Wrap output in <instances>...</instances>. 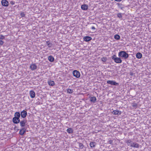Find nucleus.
I'll list each match as a JSON object with an SVG mask.
<instances>
[{"instance_id":"obj_1","label":"nucleus","mask_w":151,"mask_h":151,"mask_svg":"<svg viewBox=\"0 0 151 151\" xmlns=\"http://www.w3.org/2000/svg\"><path fill=\"white\" fill-rule=\"evenodd\" d=\"M118 56L119 57L126 59L128 57L129 55L125 51H121L119 52Z\"/></svg>"},{"instance_id":"obj_2","label":"nucleus","mask_w":151,"mask_h":151,"mask_svg":"<svg viewBox=\"0 0 151 151\" xmlns=\"http://www.w3.org/2000/svg\"><path fill=\"white\" fill-rule=\"evenodd\" d=\"M112 58L116 63H119L122 62V60L120 58L116 57L115 55L112 56Z\"/></svg>"},{"instance_id":"obj_3","label":"nucleus","mask_w":151,"mask_h":151,"mask_svg":"<svg viewBox=\"0 0 151 151\" xmlns=\"http://www.w3.org/2000/svg\"><path fill=\"white\" fill-rule=\"evenodd\" d=\"M73 74L75 77L77 78H79L80 76V73L79 71L74 70L73 72Z\"/></svg>"},{"instance_id":"obj_4","label":"nucleus","mask_w":151,"mask_h":151,"mask_svg":"<svg viewBox=\"0 0 151 151\" xmlns=\"http://www.w3.org/2000/svg\"><path fill=\"white\" fill-rule=\"evenodd\" d=\"M107 83L111 85H114V86H117L119 85L118 83L113 81L108 80L107 81Z\"/></svg>"},{"instance_id":"obj_5","label":"nucleus","mask_w":151,"mask_h":151,"mask_svg":"<svg viewBox=\"0 0 151 151\" xmlns=\"http://www.w3.org/2000/svg\"><path fill=\"white\" fill-rule=\"evenodd\" d=\"M1 4L2 6H7L9 5V3L6 0H2Z\"/></svg>"},{"instance_id":"obj_6","label":"nucleus","mask_w":151,"mask_h":151,"mask_svg":"<svg viewBox=\"0 0 151 151\" xmlns=\"http://www.w3.org/2000/svg\"><path fill=\"white\" fill-rule=\"evenodd\" d=\"M27 122V120L25 119H24L21 121H20V125L22 127H24L25 126Z\"/></svg>"},{"instance_id":"obj_7","label":"nucleus","mask_w":151,"mask_h":151,"mask_svg":"<svg viewBox=\"0 0 151 151\" xmlns=\"http://www.w3.org/2000/svg\"><path fill=\"white\" fill-rule=\"evenodd\" d=\"M30 68L32 70H34L37 69V66L35 63L32 64L30 66Z\"/></svg>"},{"instance_id":"obj_8","label":"nucleus","mask_w":151,"mask_h":151,"mask_svg":"<svg viewBox=\"0 0 151 151\" xmlns=\"http://www.w3.org/2000/svg\"><path fill=\"white\" fill-rule=\"evenodd\" d=\"M76 144L78 145L79 147L77 148L79 149H82L84 147V146L83 145V144L80 142H77Z\"/></svg>"},{"instance_id":"obj_9","label":"nucleus","mask_w":151,"mask_h":151,"mask_svg":"<svg viewBox=\"0 0 151 151\" xmlns=\"http://www.w3.org/2000/svg\"><path fill=\"white\" fill-rule=\"evenodd\" d=\"M27 111L24 110L21 112L20 114L21 117L23 118H25L27 115Z\"/></svg>"},{"instance_id":"obj_10","label":"nucleus","mask_w":151,"mask_h":151,"mask_svg":"<svg viewBox=\"0 0 151 151\" xmlns=\"http://www.w3.org/2000/svg\"><path fill=\"white\" fill-rule=\"evenodd\" d=\"M20 120L19 119L14 117L13 118V121L14 123L17 124L20 122Z\"/></svg>"},{"instance_id":"obj_11","label":"nucleus","mask_w":151,"mask_h":151,"mask_svg":"<svg viewBox=\"0 0 151 151\" xmlns=\"http://www.w3.org/2000/svg\"><path fill=\"white\" fill-rule=\"evenodd\" d=\"M125 142L127 144L128 146H131V145L132 144L133 141H132L131 139H128L126 140Z\"/></svg>"},{"instance_id":"obj_12","label":"nucleus","mask_w":151,"mask_h":151,"mask_svg":"<svg viewBox=\"0 0 151 151\" xmlns=\"http://www.w3.org/2000/svg\"><path fill=\"white\" fill-rule=\"evenodd\" d=\"M29 94L30 97L32 98H33L35 97V93L33 91H30L29 92Z\"/></svg>"},{"instance_id":"obj_13","label":"nucleus","mask_w":151,"mask_h":151,"mask_svg":"<svg viewBox=\"0 0 151 151\" xmlns=\"http://www.w3.org/2000/svg\"><path fill=\"white\" fill-rule=\"evenodd\" d=\"M92 38L89 36H86L84 37L83 40L86 42H88L91 40Z\"/></svg>"},{"instance_id":"obj_14","label":"nucleus","mask_w":151,"mask_h":151,"mask_svg":"<svg viewBox=\"0 0 151 151\" xmlns=\"http://www.w3.org/2000/svg\"><path fill=\"white\" fill-rule=\"evenodd\" d=\"M131 147H134L139 148V145L138 143L133 142L132 144L131 145Z\"/></svg>"},{"instance_id":"obj_15","label":"nucleus","mask_w":151,"mask_h":151,"mask_svg":"<svg viewBox=\"0 0 151 151\" xmlns=\"http://www.w3.org/2000/svg\"><path fill=\"white\" fill-rule=\"evenodd\" d=\"M88 8V5L86 4H83L81 6V9L84 10H87Z\"/></svg>"},{"instance_id":"obj_16","label":"nucleus","mask_w":151,"mask_h":151,"mask_svg":"<svg viewBox=\"0 0 151 151\" xmlns=\"http://www.w3.org/2000/svg\"><path fill=\"white\" fill-rule=\"evenodd\" d=\"M112 114L114 115H119L121 114V112H119L118 110H114L112 111Z\"/></svg>"},{"instance_id":"obj_17","label":"nucleus","mask_w":151,"mask_h":151,"mask_svg":"<svg viewBox=\"0 0 151 151\" xmlns=\"http://www.w3.org/2000/svg\"><path fill=\"white\" fill-rule=\"evenodd\" d=\"M96 100V99L95 97L93 96L91 97L90 99V101L93 103H95Z\"/></svg>"},{"instance_id":"obj_18","label":"nucleus","mask_w":151,"mask_h":151,"mask_svg":"<svg viewBox=\"0 0 151 151\" xmlns=\"http://www.w3.org/2000/svg\"><path fill=\"white\" fill-rule=\"evenodd\" d=\"M136 57L137 58L140 59L142 57V54L140 52H138L136 55Z\"/></svg>"},{"instance_id":"obj_19","label":"nucleus","mask_w":151,"mask_h":151,"mask_svg":"<svg viewBox=\"0 0 151 151\" xmlns=\"http://www.w3.org/2000/svg\"><path fill=\"white\" fill-rule=\"evenodd\" d=\"M48 83L50 86H53L55 85V83L53 81L49 80L48 81Z\"/></svg>"},{"instance_id":"obj_20","label":"nucleus","mask_w":151,"mask_h":151,"mask_svg":"<svg viewBox=\"0 0 151 151\" xmlns=\"http://www.w3.org/2000/svg\"><path fill=\"white\" fill-rule=\"evenodd\" d=\"M48 59L51 62H53L54 61V58L51 55L48 56Z\"/></svg>"},{"instance_id":"obj_21","label":"nucleus","mask_w":151,"mask_h":151,"mask_svg":"<svg viewBox=\"0 0 151 151\" xmlns=\"http://www.w3.org/2000/svg\"><path fill=\"white\" fill-rule=\"evenodd\" d=\"M20 114L19 112H16L14 114L15 117L19 119L20 116Z\"/></svg>"},{"instance_id":"obj_22","label":"nucleus","mask_w":151,"mask_h":151,"mask_svg":"<svg viewBox=\"0 0 151 151\" xmlns=\"http://www.w3.org/2000/svg\"><path fill=\"white\" fill-rule=\"evenodd\" d=\"M96 143L95 142H91L90 143V146L91 147L93 148L95 147Z\"/></svg>"},{"instance_id":"obj_23","label":"nucleus","mask_w":151,"mask_h":151,"mask_svg":"<svg viewBox=\"0 0 151 151\" xmlns=\"http://www.w3.org/2000/svg\"><path fill=\"white\" fill-rule=\"evenodd\" d=\"M114 38L116 40H119L120 38V36L119 35L116 34L114 35Z\"/></svg>"},{"instance_id":"obj_24","label":"nucleus","mask_w":151,"mask_h":151,"mask_svg":"<svg viewBox=\"0 0 151 151\" xmlns=\"http://www.w3.org/2000/svg\"><path fill=\"white\" fill-rule=\"evenodd\" d=\"M46 43L47 45L49 47H50L52 45V44L50 43V42L49 41H46Z\"/></svg>"},{"instance_id":"obj_25","label":"nucleus","mask_w":151,"mask_h":151,"mask_svg":"<svg viewBox=\"0 0 151 151\" xmlns=\"http://www.w3.org/2000/svg\"><path fill=\"white\" fill-rule=\"evenodd\" d=\"M67 93H71L73 92V90L70 88H68L67 90Z\"/></svg>"},{"instance_id":"obj_26","label":"nucleus","mask_w":151,"mask_h":151,"mask_svg":"<svg viewBox=\"0 0 151 151\" xmlns=\"http://www.w3.org/2000/svg\"><path fill=\"white\" fill-rule=\"evenodd\" d=\"M117 17L119 18H122V14L121 13H118L117 14Z\"/></svg>"},{"instance_id":"obj_27","label":"nucleus","mask_w":151,"mask_h":151,"mask_svg":"<svg viewBox=\"0 0 151 151\" xmlns=\"http://www.w3.org/2000/svg\"><path fill=\"white\" fill-rule=\"evenodd\" d=\"M67 132H73V130L72 128H69L67 129Z\"/></svg>"},{"instance_id":"obj_28","label":"nucleus","mask_w":151,"mask_h":151,"mask_svg":"<svg viewBox=\"0 0 151 151\" xmlns=\"http://www.w3.org/2000/svg\"><path fill=\"white\" fill-rule=\"evenodd\" d=\"M107 60V58L106 57H103L101 58V60L103 62H105Z\"/></svg>"},{"instance_id":"obj_29","label":"nucleus","mask_w":151,"mask_h":151,"mask_svg":"<svg viewBox=\"0 0 151 151\" xmlns=\"http://www.w3.org/2000/svg\"><path fill=\"white\" fill-rule=\"evenodd\" d=\"M5 38V37L2 35H0V39L3 40Z\"/></svg>"},{"instance_id":"obj_30","label":"nucleus","mask_w":151,"mask_h":151,"mask_svg":"<svg viewBox=\"0 0 151 151\" xmlns=\"http://www.w3.org/2000/svg\"><path fill=\"white\" fill-rule=\"evenodd\" d=\"M108 143L111 145H113V141L111 140H110L108 141Z\"/></svg>"},{"instance_id":"obj_31","label":"nucleus","mask_w":151,"mask_h":151,"mask_svg":"<svg viewBox=\"0 0 151 151\" xmlns=\"http://www.w3.org/2000/svg\"><path fill=\"white\" fill-rule=\"evenodd\" d=\"M22 131L23 132H26V129L24 128H22V130H21L19 132H21Z\"/></svg>"},{"instance_id":"obj_32","label":"nucleus","mask_w":151,"mask_h":151,"mask_svg":"<svg viewBox=\"0 0 151 151\" xmlns=\"http://www.w3.org/2000/svg\"><path fill=\"white\" fill-rule=\"evenodd\" d=\"M20 15L22 17H24L25 16V14L24 12H22L21 13Z\"/></svg>"},{"instance_id":"obj_33","label":"nucleus","mask_w":151,"mask_h":151,"mask_svg":"<svg viewBox=\"0 0 151 151\" xmlns=\"http://www.w3.org/2000/svg\"><path fill=\"white\" fill-rule=\"evenodd\" d=\"M4 43V42L2 40H0V46L2 45Z\"/></svg>"},{"instance_id":"obj_34","label":"nucleus","mask_w":151,"mask_h":151,"mask_svg":"<svg viewBox=\"0 0 151 151\" xmlns=\"http://www.w3.org/2000/svg\"><path fill=\"white\" fill-rule=\"evenodd\" d=\"M91 29L93 30H95L96 29V28L94 26L92 27H91Z\"/></svg>"},{"instance_id":"obj_35","label":"nucleus","mask_w":151,"mask_h":151,"mask_svg":"<svg viewBox=\"0 0 151 151\" xmlns=\"http://www.w3.org/2000/svg\"><path fill=\"white\" fill-rule=\"evenodd\" d=\"M118 6L119 7H121V6H122V4H120L118 3L117 4Z\"/></svg>"},{"instance_id":"obj_36","label":"nucleus","mask_w":151,"mask_h":151,"mask_svg":"<svg viewBox=\"0 0 151 151\" xmlns=\"http://www.w3.org/2000/svg\"><path fill=\"white\" fill-rule=\"evenodd\" d=\"M25 133H19V134L21 135H22L24 134Z\"/></svg>"},{"instance_id":"obj_37","label":"nucleus","mask_w":151,"mask_h":151,"mask_svg":"<svg viewBox=\"0 0 151 151\" xmlns=\"http://www.w3.org/2000/svg\"><path fill=\"white\" fill-rule=\"evenodd\" d=\"M10 3L12 4V5H14L15 4L14 2H13V1H11L10 2Z\"/></svg>"},{"instance_id":"obj_38","label":"nucleus","mask_w":151,"mask_h":151,"mask_svg":"<svg viewBox=\"0 0 151 151\" xmlns=\"http://www.w3.org/2000/svg\"><path fill=\"white\" fill-rule=\"evenodd\" d=\"M137 106V104H134L133 105V106L134 107H136Z\"/></svg>"},{"instance_id":"obj_39","label":"nucleus","mask_w":151,"mask_h":151,"mask_svg":"<svg viewBox=\"0 0 151 151\" xmlns=\"http://www.w3.org/2000/svg\"><path fill=\"white\" fill-rule=\"evenodd\" d=\"M122 0H115V1H122Z\"/></svg>"}]
</instances>
